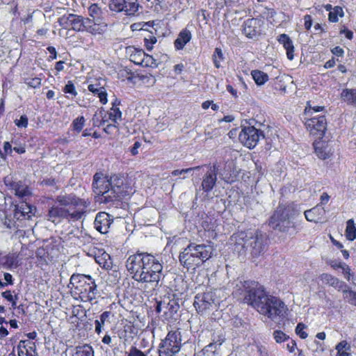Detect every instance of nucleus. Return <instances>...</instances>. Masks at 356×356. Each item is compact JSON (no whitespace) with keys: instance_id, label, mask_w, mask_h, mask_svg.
Listing matches in <instances>:
<instances>
[{"instance_id":"obj_1","label":"nucleus","mask_w":356,"mask_h":356,"mask_svg":"<svg viewBox=\"0 0 356 356\" xmlns=\"http://www.w3.org/2000/svg\"><path fill=\"white\" fill-rule=\"evenodd\" d=\"M126 267L135 281L144 284L143 289L147 292L154 290L164 277L162 264L154 255L146 252L130 255Z\"/></svg>"},{"instance_id":"obj_2","label":"nucleus","mask_w":356,"mask_h":356,"mask_svg":"<svg viewBox=\"0 0 356 356\" xmlns=\"http://www.w3.org/2000/svg\"><path fill=\"white\" fill-rule=\"evenodd\" d=\"M240 290L244 302L271 320L284 316L286 306L279 298L268 295L264 286L255 281L247 280L241 283Z\"/></svg>"},{"instance_id":"obj_3","label":"nucleus","mask_w":356,"mask_h":356,"mask_svg":"<svg viewBox=\"0 0 356 356\" xmlns=\"http://www.w3.org/2000/svg\"><path fill=\"white\" fill-rule=\"evenodd\" d=\"M127 177L121 175L104 176L95 173L93 177V191L102 196L105 203L120 200L132 194L134 191L128 185Z\"/></svg>"},{"instance_id":"obj_4","label":"nucleus","mask_w":356,"mask_h":356,"mask_svg":"<svg viewBox=\"0 0 356 356\" xmlns=\"http://www.w3.org/2000/svg\"><path fill=\"white\" fill-rule=\"evenodd\" d=\"M56 200L62 207L55 206L49 209V219L52 221L57 218L70 221L79 220L86 215L90 204L88 200L81 199L73 193L59 195Z\"/></svg>"},{"instance_id":"obj_5","label":"nucleus","mask_w":356,"mask_h":356,"mask_svg":"<svg viewBox=\"0 0 356 356\" xmlns=\"http://www.w3.org/2000/svg\"><path fill=\"white\" fill-rule=\"evenodd\" d=\"M213 251L210 244L191 243L179 254V261L187 269L195 268L209 259Z\"/></svg>"},{"instance_id":"obj_6","label":"nucleus","mask_w":356,"mask_h":356,"mask_svg":"<svg viewBox=\"0 0 356 356\" xmlns=\"http://www.w3.org/2000/svg\"><path fill=\"white\" fill-rule=\"evenodd\" d=\"M70 285H72V293L75 299L82 302H91L96 298L97 285L91 276L73 274Z\"/></svg>"},{"instance_id":"obj_7","label":"nucleus","mask_w":356,"mask_h":356,"mask_svg":"<svg viewBox=\"0 0 356 356\" xmlns=\"http://www.w3.org/2000/svg\"><path fill=\"white\" fill-rule=\"evenodd\" d=\"M295 214L293 205L280 204L269 219V225L274 229L286 232L291 227V217Z\"/></svg>"},{"instance_id":"obj_8","label":"nucleus","mask_w":356,"mask_h":356,"mask_svg":"<svg viewBox=\"0 0 356 356\" xmlns=\"http://www.w3.org/2000/svg\"><path fill=\"white\" fill-rule=\"evenodd\" d=\"M181 332L170 331L159 346V356H174L182 346Z\"/></svg>"},{"instance_id":"obj_9","label":"nucleus","mask_w":356,"mask_h":356,"mask_svg":"<svg viewBox=\"0 0 356 356\" xmlns=\"http://www.w3.org/2000/svg\"><path fill=\"white\" fill-rule=\"evenodd\" d=\"M140 7L138 0H111L109 8L117 13L123 12L126 15H135Z\"/></svg>"},{"instance_id":"obj_10","label":"nucleus","mask_w":356,"mask_h":356,"mask_svg":"<svg viewBox=\"0 0 356 356\" xmlns=\"http://www.w3.org/2000/svg\"><path fill=\"white\" fill-rule=\"evenodd\" d=\"M261 136L264 137L261 131L249 126L243 128L238 136V139L243 145L252 149L257 145Z\"/></svg>"},{"instance_id":"obj_11","label":"nucleus","mask_w":356,"mask_h":356,"mask_svg":"<svg viewBox=\"0 0 356 356\" xmlns=\"http://www.w3.org/2000/svg\"><path fill=\"white\" fill-rule=\"evenodd\" d=\"M305 125L311 134L321 139L327 129V121L324 115H320L307 119Z\"/></svg>"},{"instance_id":"obj_12","label":"nucleus","mask_w":356,"mask_h":356,"mask_svg":"<svg viewBox=\"0 0 356 356\" xmlns=\"http://www.w3.org/2000/svg\"><path fill=\"white\" fill-rule=\"evenodd\" d=\"M267 238L265 234L257 232L245 242V244L250 245L251 254L253 257H259L263 254L267 249Z\"/></svg>"},{"instance_id":"obj_13","label":"nucleus","mask_w":356,"mask_h":356,"mask_svg":"<svg viewBox=\"0 0 356 356\" xmlns=\"http://www.w3.org/2000/svg\"><path fill=\"white\" fill-rule=\"evenodd\" d=\"M193 305L197 312L202 314H206L216 307L211 292L197 294Z\"/></svg>"},{"instance_id":"obj_14","label":"nucleus","mask_w":356,"mask_h":356,"mask_svg":"<svg viewBox=\"0 0 356 356\" xmlns=\"http://www.w3.org/2000/svg\"><path fill=\"white\" fill-rule=\"evenodd\" d=\"M203 167H207V170L202 178V188L204 192L209 193L212 191L217 181L218 167L216 164H213V165H203Z\"/></svg>"},{"instance_id":"obj_15","label":"nucleus","mask_w":356,"mask_h":356,"mask_svg":"<svg viewBox=\"0 0 356 356\" xmlns=\"http://www.w3.org/2000/svg\"><path fill=\"white\" fill-rule=\"evenodd\" d=\"M88 18H84L80 15L70 14L67 16H63L60 18V24H67L76 31H83L86 25Z\"/></svg>"},{"instance_id":"obj_16","label":"nucleus","mask_w":356,"mask_h":356,"mask_svg":"<svg viewBox=\"0 0 356 356\" xmlns=\"http://www.w3.org/2000/svg\"><path fill=\"white\" fill-rule=\"evenodd\" d=\"M319 277L323 283L335 288L338 291H342L344 298H347V292H350L351 291L344 282L339 280L331 274L323 273Z\"/></svg>"},{"instance_id":"obj_17","label":"nucleus","mask_w":356,"mask_h":356,"mask_svg":"<svg viewBox=\"0 0 356 356\" xmlns=\"http://www.w3.org/2000/svg\"><path fill=\"white\" fill-rule=\"evenodd\" d=\"M112 216L106 212H99L96 215L94 226L95 228L102 234L108 232L111 225L113 222Z\"/></svg>"},{"instance_id":"obj_18","label":"nucleus","mask_w":356,"mask_h":356,"mask_svg":"<svg viewBox=\"0 0 356 356\" xmlns=\"http://www.w3.org/2000/svg\"><path fill=\"white\" fill-rule=\"evenodd\" d=\"M35 209L31 204L22 202L20 204L15 206L14 217L18 220L30 219L33 215Z\"/></svg>"},{"instance_id":"obj_19","label":"nucleus","mask_w":356,"mask_h":356,"mask_svg":"<svg viewBox=\"0 0 356 356\" xmlns=\"http://www.w3.org/2000/svg\"><path fill=\"white\" fill-rule=\"evenodd\" d=\"M325 210L321 205L313 207L305 211V216L309 222H318L325 219Z\"/></svg>"},{"instance_id":"obj_20","label":"nucleus","mask_w":356,"mask_h":356,"mask_svg":"<svg viewBox=\"0 0 356 356\" xmlns=\"http://www.w3.org/2000/svg\"><path fill=\"white\" fill-rule=\"evenodd\" d=\"M85 30L93 35L102 34L106 28V24L102 21V22H94L90 18H88Z\"/></svg>"},{"instance_id":"obj_21","label":"nucleus","mask_w":356,"mask_h":356,"mask_svg":"<svg viewBox=\"0 0 356 356\" xmlns=\"http://www.w3.org/2000/svg\"><path fill=\"white\" fill-rule=\"evenodd\" d=\"M243 27V33L248 38H252L258 33V21L254 18L248 19L244 22Z\"/></svg>"},{"instance_id":"obj_22","label":"nucleus","mask_w":356,"mask_h":356,"mask_svg":"<svg viewBox=\"0 0 356 356\" xmlns=\"http://www.w3.org/2000/svg\"><path fill=\"white\" fill-rule=\"evenodd\" d=\"M192 35L187 29H183L178 35L174 44L177 49H182L184 46L191 40Z\"/></svg>"},{"instance_id":"obj_23","label":"nucleus","mask_w":356,"mask_h":356,"mask_svg":"<svg viewBox=\"0 0 356 356\" xmlns=\"http://www.w3.org/2000/svg\"><path fill=\"white\" fill-rule=\"evenodd\" d=\"M96 262L105 269H111L113 266V262L111 256L106 252L98 251L95 255Z\"/></svg>"},{"instance_id":"obj_24","label":"nucleus","mask_w":356,"mask_h":356,"mask_svg":"<svg viewBox=\"0 0 356 356\" xmlns=\"http://www.w3.org/2000/svg\"><path fill=\"white\" fill-rule=\"evenodd\" d=\"M343 102L356 107V88H345L340 95Z\"/></svg>"},{"instance_id":"obj_25","label":"nucleus","mask_w":356,"mask_h":356,"mask_svg":"<svg viewBox=\"0 0 356 356\" xmlns=\"http://www.w3.org/2000/svg\"><path fill=\"white\" fill-rule=\"evenodd\" d=\"M11 186L15 191V195L19 197L23 198L31 194L29 187L21 181L14 182L11 184Z\"/></svg>"},{"instance_id":"obj_26","label":"nucleus","mask_w":356,"mask_h":356,"mask_svg":"<svg viewBox=\"0 0 356 356\" xmlns=\"http://www.w3.org/2000/svg\"><path fill=\"white\" fill-rule=\"evenodd\" d=\"M92 124L95 127H102L104 126L106 122H108V120L107 118V114L105 113L103 109H100L97 111L93 115L92 119Z\"/></svg>"},{"instance_id":"obj_27","label":"nucleus","mask_w":356,"mask_h":356,"mask_svg":"<svg viewBox=\"0 0 356 356\" xmlns=\"http://www.w3.org/2000/svg\"><path fill=\"white\" fill-rule=\"evenodd\" d=\"M315 153L317 156L321 159H326L329 156V153L326 149V146L324 142L321 140H315L313 143Z\"/></svg>"},{"instance_id":"obj_28","label":"nucleus","mask_w":356,"mask_h":356,"mask_svg":"<svg viewBox=\"0 0 356 356\" xmlns=\"http://www.w3.org/2000/svg\"><path fill=\"white\" fill-rule=\"evenodd\" d=\"M335 349L337 350L336 356H352L350 354L351 346L346 340L338 343Z\"/></svg>"},{"instance_id":"obj_29","label":"nucleus","mask_w":356,"mask_h":356,"mask_svg":"<svg viewBox=\"0 0 356 356\" xmlns=\"http://www.w3.org/2000/svg\"><path fill=\"white\" fill-rule=\"evenodd\" d=\"M88 13L91 17L90 19L94 22H102V21H103L102 11L97 4H92L88 8Z\"/></svg>"},{"instance_id":"obj_30","label":"nucleus","mask_w":356,"mask_h":356,"mask_svg":"<svg viewBox=\"0 0 356 356\" xmlns=\"http://www.w3.org/2000/svg\"><path fill=\"white\" fill-rule=\"evenodd\" d=\"M0 263L8 268L17 266V256L15 254H8L0 259Z\"/></svg>"},{"instance_id":"obj_31","label":"nucleus","mask_w":356,"mask_h":356,"mask_svg":"<svg viewBox=\"0 0 356 356\" xmlns=\"http://www.w3.org/2000/svg\"><path fill=\"white\" fill-rule=\"evenodd\" d=\"M72 356H94V350L90 346L85 344L76 347Z\"/></svg>"},{"instance_id":"obj_32","label":"nucleus","mask_w":356,"mask_h":356,"mask_svg":"<svg viewBox=\"0 0 356 356\" xmlns=\"http://www.w3.org/2000/svg\"><path fill=\"white\" fill-rule=\"evenodd\" d=\"M251 75L255 83L259 86L264 84L268 80V74L258 70H252Z\"/></svg>"},{"instance_id":"obj_33","label":"nucleus","mask_w":356,"mask_h":356,"mask_svg":"<svg viewBox=\"0 0 356 356\" xmlns=\"http://www.w3.org/2000/svg\"><path fill=\"white\" fill-rule=\"evenodd\" d=\"M111 312L106 311L104 312L99 316V319L95 320V332L97 334H100L102 332V328L105 325L106 322L108 321L110 318Z\"/></svg>"},{"instance_id":"obj_34","label":"nucleus","mask_w":356,"mask_h":356,"mask_svg":"<svg viewBox=\"0 0 356 356\" xmlns=\"http://www.w3.org/2000/svg\"><path fill=\"white\" fill-rule=\"evenodd\" d=\"M346 236L349 241L356 238V227L353 219H349L346 222Z\"/></svg>"},{"instance_id":"obj_35","label":"nucleus","mask_w":356,"mask_h":356,"mask_svg":"<svg viewBox=\"0 0 356 356\" xmlns=\"http://www.w3.org/2000/svg\"><path fill=\"white\" fill-rule=\"evenodd\" d=\"M344 15L343 8L340 6H335L332 11L329 13L328 19L331 22H337L339 19L338 16L342 17Z\"/></svg>"},{"instance_id":"obj_36","label":"nucleus","mask_w":356,"mask_h":356,"mask_svg":"<svg viewBox=\"0 0 356 356\" xmlns=\"http://www.w3.org/2000/svg\"><path fill=\"white\" fill-rule=\"evenodd\" d=\"M141 54V53H140ZM142 64L143 67H156V60L150 55L145 54L144 51L142 53Z\"/></svg>"},{"instance_id":"obj_37","label":"nucleus","mask_w":356,"mask_h":356,"mask_svg":"<svg viewBox=\"0 0 356 356\" xmlns=\"http://www.w3.org/2000/svg\"><path fill=\"white\" fill-rule=\"evenodd\" d=\"M108 120H111L113 123H116L118 120H120L122 118V112L120 109L115 106L113 104V107L111 109L110 113L108 114Z\"/></svg>"},{"instance_id":"obj_38","label":"nucleus","mask_w":356,"mask_h":356,"mask_svg":"<svg viewBox=\"0 0 356 356\" xmlns=\"http://www.w3.org/2000/svg\"><path fill=\"white\" fill-rule=\"evenodd\" d=\"M213 63L216 67H220V62L223 60V54L221 49L216 47L213 55Z\"/></svg>"},{"instance_id":"obj_39","label":"nucleus","mask_w":356,"mask_h":356,"mask_svg":"<svg viewBox=\"0 0 356 356\" xmlns=\"http://www.w3.org/2000/svg\"><path fill=\"white\" fill-rule=\"evenodd\" d=\"M144 51L141 49H135L134 51L131 54V60L136 65H141L143 57L140 53H143Z\"/></svg>"},{"instance_id":"obj_40","label":"nucleus","mask_w":356,"mask_h":356,"mask_svg":"<svg viewBox=\"0 0 356 356\" xmlns=\"http://www.w3.org/2000/svg\"><path fill=\"white\" fill-rule=\"evenodd\" d=\"M273 337L277 343H282L289 340V337L281 330H275L273 332Z\"/></svg>"},{"instance_id":"obj_41","label":"nucleus","mask_w":356,"mask_h":356,"mask_svg":"<svg viewBox=\"0 0 356 356\" xmlns=\"http://www.w3.org/2000/svg\"><path fill=\"white\" fill-rule=\"evenodd\" d=\"M86 120L83 116L78 117L72 122V126L75 131L80 132L85 124Z\"/></svg>"},{"instance_id":"obj_42","label":"nucleus","mask_w":356,"mask_h":356,"mask_svg":"<svg viewBox=\"0 0 356 356\" xmlns=\"http://www.w3.org/2000/svg\"><path fill=\"white\" fill-rule=\"evenodd\" d=\"M63 92L67 94L71 95L72 97H76L77 95V92L76 90L75 86L72 81H68L67 84L63 88Z\"/></svg>"},{"instance_id":"obj_43","label":"nucleus","mask_w":356,"mask_h":356,"mask_svg":"<svg viewBox=\"0 0 356 356\" xmlns=\"http://www.w3.org/2000/svg\"><path fill=\"white\" fill-rule=\"evenodd\" d=\"M283 46L286 51L287 58L291 60H293L294 57V47L292 40H290L289 41L286 42V43H285Z\"/></svg>"},{"instance_id":"obj_44","label":"nucleus","mask_w":356,"mask_h":356,"mask_svg":"<svg viewBox=\"0 0 356 356\" xmlns=\"http://www.w3.org/2000/svg\"><path fill=\"white\" fill-rule=\"evenodd\" d=\"M305 328V325L302 323H299L296 327V333L302 339L308 337L307 333L304 331Z\"/></svg>"},{"instance_id":"obj_45","label":"nucleus","mask_w":356,"mask_h":356,"mask_svg":"<svg viewBox=\"0 0 356 356\" xmlns=\"http://www.w3.org/2000/svg\"><path fill=\"white\" fill-rule=\"evenodd\" d=\"M156 38L153 35H149V38H145L144 42L147 49L148 51H151L153 49V45L156 42Z\"/></svg>"},{"instance_id":"obj_46","label":"nucleus","mask_w":356,"mask_h":356,"mask_svg":"<svg viewBox=\"0 0 356 356\" xmlns=\"http://www.w3.org/2000/svg\"><path fill=\"white\" fill-rule=\"evenodd\" d=\"M29 119L26 115H21L19 119L15 120V124L17 127L26 128L28 126Z\"/></svg>"},{"instance_id":"obj_47","label":"nucleus","mask_w":356,"mask_h":356,"mask_svg":"<svg viewBox=\"0 0 356 356\" xmlns=\"http://www.w3.org/2000/svg\"><path fill=\"white\" fill-rule=\"evenodd\" d=\"M324 109V106H307L305 109V113L307 115H311L314 113L322 111Z\"/></svg>"},{"instance_id":"obj_48","label":"nucleus","mask_w":356,"mask_h":356,"mask_svg":"<svg viewBox=\"0 0 356 356\" xmlns=\"http://www.w3.org/2000/svg\"><path fill=\"white\" fill-rule=\"evenodd\" d=\"M127 356H147V355L135 346H131Z\"/></svg>"},{"instance_id":"obj_49","label":"nucleus","mask_w":356,"mask_h":356,"mask_svg":"<svg viewBox=\"0 0 356 356\" xmlns=\"http://www.w3.org/2000/svg\"><path fill=\"white\" fill-rule=\"evenodd\" d=\"M200 168V166H196L194 168H189L186 169H182V170H175L172 172V175L173 176H177L181 175V173H188L189 172L199 170Z\"/></svg>"},{"instance_id":"obj_50","label":"nucleus","mask_w":356,"mask_h":356,"mask_svg":"<svg viewBox=\"0 0 356 356\" xmlns=\"http://www.w3.org/2000/svg\"><path fill=\"white\" fill-rule=\"evenodd\" d=\"M97 95L98 97L99 98V101L102 104H106L107 103V102H108L107 92L104 88H103L102 89H100V91Z\"/></svg>"},{"instance_id":"obj_51","label":"nucleus","mask_w":356,"mask_h":356,"mask_svg":"<svg viewBox=\"0 0 356 356\" xmlns=\"http://www.w3.org/2000/svg\"><path fill=\"white\" fill-rule=\"evenodd\" d=\"M348 302L351 305L356 306V292L353 291H350V292H347V298Z\"/></svg>"},{"instance_id":"obj_52","label":"nucleus","mask_w":356,"mask_h":356,"mask_svg":"<svg viewBox=\"0 0 356 356\" xmlns=\"http://www.w3.org/2000/svg\"><path fill=\"white\" fill-rule=\"evenodd\" d=\"M341 269L344 275V277L348 281L350 280V276H352L353 275L351 273V270L350 267L346 264H344Z\"/></svg>"},{"instance_id":"obj_53","label":"nucleus","mask_w":356,"mask_h":356,"mask_svg":"<svg viewBox=\"0 0 356 356\" xmlns=\"http://www.w3.org/2000/svg\"><path fill=\"white\" fill-rule=\"evenodd\" d=\"M221 342L219 343H211L209 345L206 346L203 349V351L204 352H215L220 345H221Z\"/></svg>"},{"instance_id":"obj_54","label":"nucleus","mask_w":356,"mask_h":356,"mask_svg":"<svg viewBox=\"0 0 356 356\" xmlns=\"http://www.w3.org/2000/svg\"><path fill=\"white\" fill-rule=\"evenodd\" d=\"M304 20H305L304 26H305V29L309 30L312 26V19L311 15H305L304 17Z\"/></svg>"},{"instance_id":"obj_55","label":"nucleus","mask_w":356,"mask_h":356,"mask_svg":"<svg viewBox=\"0 0 356 356\" xmlns=\"http://www.w3.org/2000/svg\"><path fill=\"white\" fill-rule=\"evenodd\" d=\"M28 85L34 88H38L41 85V79L40 78L32 79L28 82Z\"/></svg>"},{"instance_id":"obj_56","label":"nucleus","mask_w":356,"mask_h":356,"mask_svg":"<svg viewBox=\"0 0 356 356\" xmlns=\"http://www.w3.org/2000/svg\"><path fill=\"white\" fill-rule=\"evenodd\" d=\"M104 87L99 86V84H90L88 87V90L94 94H97L100 89H102Z\"/></svg>"},{"instance_id":"obj_57","label":"nucleus","mask_w":356,"mask_h":356,"mask_svg":"<svg viewBox=\"0 0 356 356\" xmlns=\"http://www.w3.org/2000/svg\"><path fill=\"white\" fill-rule=\"evenodd\" d=\"M141 143L139 141H136L131 148L130 152L133 156H135L138 154V149L140 147Z\"/></svg>"},{"instance_id":"obj_58","label":"nucleus","mask_w":356,"mask_h":356,"mask_svg":"<svg viewBox=\"0 0 356 356\" xmlns=\"http://www.w3.org/2000/svg\"><path fill=\"white\" fill-rule=\"evenodd\" d=\"M115 123H113V124H107L106 125V127L104 128V131L107 134H113V131L116 129V126L115 124Z\"/></svg>"},{"instance_id":"obj_59","label":"nucleus","mask_w":356,"mask_h":356,"mask_svg":"<svg viewBox=\"0 0 356 356\" xmlns=\"http://www.w3.org/2000/svg\"><path fill=\"white\" fill-rule=\"evenodd\" d=\"M290 38L285 33L281 34L278 36L277 40L278 42L284 45L286 42L289 41Z\"/></svg>"},{"instance_id":"obj_60","label":"nucleus","mask_w":356,"mask_h":356,"mask_svg":"<svg viewBox=\"0 0 356 356\" xmlns=\"http://www.w3.org/2000/svg\"><path fill=\"white\" fill-rule=\"evenodd\" d=\"M1 296L3 298L6 299L8 301L10 302L13 301V299L15 298V296H13L11 293L10 291H6L1 293Z\"/></svg>"},{"instance_id":"obj_61","label":"nucleus","mask_w":356,"mask_h":356,"mask_svg":"<svg viewBox=\"0 0 356 356\" xmlns=\"http://www.w3.org/2000/svg\"><path fill=\"white\" fill-rule=\"evenodd\" d=\"M47 50L49 52V54H51L50 56H49V59H51V60L56 59V56H57V53H56V49L54 47H47Z\"/></svg>"},{"instance_id":"obj_62","label":"nucleus","mask_w":356,"mask_h":356,"mask_svg":"<svg viewBox=\"0 0 356 356\" xmlns=\"http://www.w3.org/2000/svg\"><path fill=\"white\" fill-rule=\"evenodd\" d=\"M286 348L290 353L294 352L295 349L296 348V343L293 340H291L287 344H286Z\"/></svg>"},{"instance_id":"obj_63","label":"nucleus","mask_w":356,"mask_h":356,"mask_svg":"<svg viewBox=\"0 0 356 356\" xmlns=\"http://www.w3.org/2000/svg\"><path fill=\"white\" fill-rule=\"evenodd\" d=\"M3 150L6 154H10L13 149L9 142H5L3 144Z\"/></svg>"},{"instance_id":"obj_64","label":"nucleus","mask_w":356,"mask_h":356,"mask_svg":"<svg viewBox=\"0 0 356 356\" xmlns=\"http://www.w3.org/2000/svg\"><path fill=\"white\" fill-rule=\"evenodd\" d=\"M332 52L337 56H342L343 54V50L340 47H335L332 49Z\"/></svg>"}]
</instances>
